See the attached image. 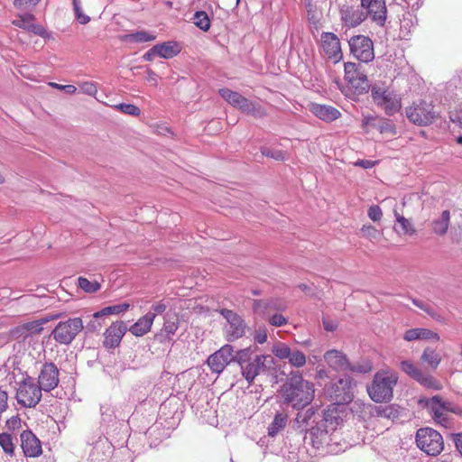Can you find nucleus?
Segmentation results:
<instances>
[{
    "label": "nucleus",
    "instance_id": "nucleus-1",
    "mask_svg": "<svg viewBox=\"0 0 462 462\" xmlns=\"http://www.w3.org/2000/svg\"><path fill=\"white\" fill-rule=\"evenodd\" d=\"M314 384L303 379L300 374H291L281 390L283 403L295 410L309 405L314 398Z\"/></svg>",
    "mask_w": 462,
    "mask_h": 462
},
{
    "label": "nucleus",
    "instance_id": "nucleus-2",
    "mask_svg": "<svg viewBox=\"0 0 462 462\" xmlns=\"http://www.w3.org/2000/svg\"><path fill=\"white\" fill-rule=\"evenodd\" d=\"M235 358L249 385L257 375L267 372L274 365V359L271 355H254L252 347L237 351Z\"/></svg>",
    "mask_w": 462,
    "mask_h": 462
},
{
    "label": "nucleus",
    "instance_id": "nucleus-3",
    "mask_svg": "<svg viewBox=\"0 0 462 462\" xmlns=\"http://www.w3.org/2000/svg\"><path fill=\"white\" fill-rule=\"evenodd\" d=\"M397 381L398 376L394 373L384 370L377 372L372 383L367 386L370 398L375 402L391 401Z\"/></svg>",
    "mask_w": 462,
    "mask_h": 462
},
{
    "label": "nucleus",
    "instance_id": "nucleus-4",
    "mask_svg": "<svg viewBox=\"0 0 462 462\" xmlns=\"http://www.w3.org/2000/svg\"><path fill=\"white\" fill-rule=\"evenodd\" d=\"M374 103L386 115L393 116L401 109V98L383 84L374 83L369 88Z\"/></svg>",
    "mask_w": 462,
    "mask_h": 462
},
{
    "label": "nucleus",
    "instance_id": "nucleus-5",
    "mask_svg": "<svg viewBox=\"0 0 462 462\" xmlns=\"http://www.w3.org/2000/svg\"><path fill=\"white\" fill-rule=\"evenodd\" d=\"M218 92L226 102L245 114L251 115L255 118H263L267 115L263 106L254 103L238 92L232 91L229 88H220Z\"/></svg>",
    "mask_w": 462,
    "mask_h": 462
},
{
    "label": "nucleus",
    "instance_id": "nucleus-6",
    "mask_svg": "<svg viewBox=\"0 0 462 462\" xmlns=\"http://www.w3.org/2000/svg\"><path fill=\"white\" fill-rule=\"evenodd\" d=\"M406 116L411 123L416 125L427 126L439 117V112L435 110V106L431 103L420 100L406 108Z\"/></svg>",
    "mask_w": 462,
    "mask_h": 462
},
{
    "label": "nucleus",
    "instance_id": "nucleus-7",
    "mask_svg": "<svg viewBox=\"0 0 462 462\" xmlns=\"http://www.w3.org/2000/svg\"><path fill=\"white\" fill-rule=\"evenodd\" d=\"M418 448L429 456H437L444 448L443 438L431 428H421L416 432Z\"/></svg>",
    "mask_w": 462,
    "mask_h": 462
},
{
    "label": "nucleus",
    "instance_id": "nucleus-8",
    "mask_svg": "<svg viewBox=\"0 0 462 462\" xmlns=\"http://www.w3.org/2000/svg\"><path fill=\"white\" fill-rule=\"evenodd\" d=\"M84 329V324L80 318H69L67 320L60 321L51 336L61 345H69L76 337Z\"/></svg>",
    "mask_w": 462,
    "mask_h": 462
},
{
    "label": "nucleus",
    "instance_id": "nucleus-9",
    "mask_svg": "<svg viewBox=\"0 0 462 462\" xmlns=\"http://www.w3.org/2000/svg\"><path fill=\"white\" fill-rule=\"evenodd\" d=\"M218 312L226 320L224 331L227 341H235L245 335L247 325L238 313L228 309H220Z\"/></svg>",
    "mask_w": 462,
    "mask_h": 462
},
{
    "label": "nucleus",
    "instance_id": "nucleus-10",
    "mask_svg": "<svg viewBox=\"0 0 462 462\" xmlns=\"http://www.w3.org/2000/svg\"><path fill=\"white\" fill-rule=\"evenodd\" d=\"M42 391L32 377L27 376L19 385L16 393L18 403L24 407H35L42 399Z\"/></svg>",
    "mask_w": 462,
    "mask_h": 462
},
{
    "label": "nucleus",
    "instance_id": "nucleus-11",
    "mask_svg": "<svg viewBox=\"0 0 462 462\" xmlns=\"http://www.w3.org/2000/svg\"><path fill=\"white\" fill-rule=\"evenodd\" d=\"M400 368L408 376L427 389L440 391L443 388L442 383L438 379H436L433 375L423 372L409 360L402 361L400 363Z\"/></svg>",
    "mask_w": 462,
    "mask_h": 462
},
{
    "label": "nucleus",
    "instance_id": "nucleus-12",
    "mask_svg": "<svg viewBox=\"0 0 462 462\" xmlns=\"http://www.w3.org/2000/svg\"><path fill=\"white\" fill-rule=\"evenodd\" d=\"M351 54L359 61L368 63L374 59L373 41L365 35H355L348 41Z\"/></svg>",
    "mask_w": 462,
    "mask_h": 462
},
{
    "label": "nucleus",
    "instance_id": "nucleus-13",
    "mask_svg": "<svg viewBox=\"0 0 462 462\" xmlns=\"http://www.w3.org/2000/svg\"><path fill=\"white\" fill-rule=\"evenodd\" d=\"M327 393L336 403H348L353 399V381L350 377H344L332 383L327 388Z\"/></svg>",
    "mask_w": 462,
    "mask_h": 462
},
{
    "label": "nucleus",
    "instance_id": "nucleus-14",
    "mask_svg": "<svg viewBox=\"0 0 462 462\" xmlns=\"http://www.w3.org/2000/svg\"><path fill=\"white\" fill-rule=\"evenodd\" d=\"M365 18H370L379 27H383L387 20L385 0H360Z\"/></svg>",
    "mask_w": 462,
    "mask_h": 462
},
{
    "label": "nucleus",
    "instance_id": "nucleus-15",
    "mask_svg": "<svg viewBox=\"0 0 462 462\" xmlns=\"http://www.w3.org/2000/svg\"><path fill=\"white\" fill-rule=\"evenodd\" d=\"M273 355L281 360H288L289 364L296 368L306 365V356L299 349H292L283 342H277L272 347Z\"/></svg>",
    "mask_w": 462,
    "mask_h": 462
},
{
    "label": "nucleus",
    "instance_id": "nucleus-16",
    "mask_svg": "<svg viewBox=\"0 0 462 462\" xmlns=\"http://www.w3.org/2000/svg\"><path fill=\"white\" fill-rule=\"evenodd\" d=\"M345 79L358 94L371 88L366 75L360 70V65L354 62L345 63Z\"/></svg>",
    "mask_w": 462,
    "mask_h": 462
},
{
    "label": "nucleus",
    "instance_id": "nucleus-17",
    "mask_svg": "<svg viewBox=\"0 0 462 462\" xmlns=\"http://www.w3.org/2000/svg\"><path fill=\"white\" fill-rule=\"evenodd\" d=\"M234 347L231 345H225L220 349L210 355L208 358V365L213 373L220 374L232 361H236Z\"/></svg>",
    "mask_w": 462,
    "mask_h": 462
},
{
    "label": "nucleus",
    "instance_id": "nucleus-18",
    "mask_svg": "<svg viewBox=\"0 0 462 462\" xmlns=\"http://www.w3.org/2000/svg\"><path fill=\"white\" fill-rule=\"evenodd\" d=\"M439 402L440 395H434L431 398H421L418 403L428 409L430 415L437 424L448 428L450 423L449 418L445 413V410L439 407Z\"/></svg>",
    "mask_w": 462,
    "mask_h": 462
},
{
    "label": "nucleus",
    "instance_id": "nucleus-19",
    "mask_svg": "<svg viewBox=\"0 0 462 462\" xmlns=\"http://www.w3.org/2000/svg\"><path fill=\"white\" fill-rule=\"evenodd\" d=\"M59 369L52 362L45 363L41 368L38 383L45 392L55 389L59 384Z\"/></svg>",
    "mask_w": 462,
    "mask_h": 462
},
{
    "label": "nucleus",
    "instance_id": "nucleus-20",
    "mask_svg": "<svg viewBox=\"0 0 462 462\" xmlns=\"http://www.w3.org/2000/svg\"><path fill=\"white\" fill-rule=\"evenodd\" d=\"M163 326L160 332L154 335V339L161 344L170 343L180 327V319L176 313L165 314Z\"/></svg>",
    "mask_w": 462,
    "mask_h": 462
},
{
    "label": "nucleus",
    "instance_id": "nucleus-21",
    "mask_svg": "<svg viewBox=\"0 0 462 462\" xmlns=\"http://www.w3.org/2000/svg\"><path fill=\"white\" fill-rule=\"evenodd\" d=\"M127 331L125 323L122 320L112 323L104 333L103 346L106 348H116Z\"/></svg>",
    "mask_w": 462,
    "mask_h": 462
},
{
    "label": "nucleus",
    "instance_id": "nucleus-22",
    "mask_svg": "<svg viewBox=\"0 0 462 462\" xmlns=\"http://www.w3.org/2000/svg\"><path fill=\"white\" fill-rule=\"evenodd\" d=\"M339 14L341 22L348 28L357 27L366 19L362 7L359 8L354 5H342Z\"/></svg>",
    "mask_w": 462,
    "mask_h": 462
},
{
    "label": "nucleus",
    "instance_id": "nucleus-23",
    "mask_svg": "<svg viewBox=\"0 0 462 462\" xmlns=\"http://www.w3.org/2000/svg\"><path fill=\"white\" fill-rule=\"evenodd\" d=\"M321 45L324 53L329 59L338 61L342 58L341 46L338 37L333 32H322Z\"/></svg>",
    "mask_w": 462,
    "mask_h": 462
},
{
    "label": "nucleus",
    "instance_id": "nucleus-24",
    "mask_svg": "<svg viewBox=\"0 0 462 462\" xmlns=\"http://www.w3.org/2000/svg\"><path fill=\"white\" fill-rule=\"evenodd\" d=\"M115 448L107 439H99L94 445L90 455V462H109Z\"/></svg>",
    "mask_w": 462,
    "mask_h": 462
},
{
    "label": "nucleus",
    "instance_id": "nucleus-25",
    "mask_svg": "<svg viewBox=\"0 0 462 462\" xmlns=\"http://www.w3.org/2000/svg\"><path fill=\"white\" fill-rule=\"evenodd\" d=\"M21 447L25 457H39L42 450L38 438L31 430H23L20 436Z\"/></svg>",
    "mask_w": 462,
    "mask_h": 462
},
{
    "label": "nucleus",
    "instance_id": "nucleus-26",
    "mask_svg": "<svg viewBox=\"0 0 462 462\" xmlns=\"http://www.w3.org/2000/svg\"><path fill=\"white\" fill-rule=\"evenodd\" d=\"M324 359L328 365L335 371L345 372L349 367L346 356L337 349H331L324 354Z\"/></svg>",
    "mask_w": 462,
    "mask_h": 462
},
{
    "label": "nucleus",
    "instance_id": "nucleus-27",
    "mask_svg": "<svg viewBox=\"0 0 462 462\" xmlns=\"http://www.w3.org/2000/svg\"><path fill=\"white\" fill-rule=\"evenodd\" d=\"M319 413L313 407L304 411H299L295 419L297 428L301 431L307 432L309 429L314 425L317 419H319Z\"/></svg>",
    "mask_w": 462,
    "mask_h": 462
},
{
    "label": "nucleus",
    "instance_id": "nucleus-28",
    "mask_svg": "<svg viewBox=\"0 0 462 462\" xmlns=\"http://www.w3.org/2000/svg\"><path fill=\"white\" fill-rule=\"evenodd\" d=\"M310 110L317 117L326 122H332L341 116L339 110L328 105L312 104Z\"/></svg>",
    "mask_w": 462,
    "mask_h": 462
},
{
    "label": "nucleus",
    "instance_id": "nucleus-29",
    "mask_svg": "<svg viewBox=\"0 0 462 462\" xmlns=\"http://www.w3.org/2000/svg\"><path fill=\"white\" fill-rule=\"evenodd\" d=\"M33 20V14H24L20 15L19 19L13 21V24L30 32H33L34 34L42 36L45 33V29L40 24L32 23V22Z\"/></svg>",
    "mask_w": 462,
    "mask_h": 462
},
{
    "label": "nucleus",
    "instance_id": "nucleus-30",
    "mask_svg": "<svg viewBox=\"0 0 462 462\" xmlns=\"http://www.w3.org/2000/svg\"><path fill=\"white\" fill-rule=\"evenodd\" d=\"M154 315H152V312L149 311L133 324L129 328V331L135 337H143L151 330Z\"/></svg>",
    "mask_w": 462,
    "mask_h": 462
},
{
    "label": "nucleus",
    "instance_id": "nucleus-31",
    "mask_svg": "<svg viewBox=\"0 0 462 462\" xmlns=\"http://www.w3.org/2000/svg\"><path fill=\"white\" fill-rule=\"evenodd\" d=\"M403 339L406 341L420 340V339H432L435 341L439 340V336L430 329L423 328H416L408 329L404 335Z\"/></svg>",
    "mask_w": 462,
    "mask_h": 462
},
{
    "label": "nucleus",
    "instance_id": "nucleus-32",
    "mask_svg": "<svg viewBox=\"0 0 462 462\" xmlns=\"http://www.w3.org/2000/svg\"><path fill=\"white\" fill-rule=\"evenodd\" d=\"M61 317V313H58L55 315L47 316L45 318H42L33 321L23 323L24 329L26 330V334L28 337L39 335L43 330V325L48 323L51 320H54L60 319Z\"/></svg>",
    "mask_w": 462,
    "mask_h": 462
},
{
    "label": "nucleus",
    "instance_id": "nucleus-33",
    "mask_svg": "<svg viewBox=\"0 0 462 462\" xmlns=\"http://www.w3.org/2000/svg\"><path fill=\"white\" fill-rule=\"evenodd\" d=\"M450 223V211L444 210L441 215L431 222V227L434 234L444 236L447 234Z\"/></svg>",
    "mask_w": 462,
    "mask_h": 462
},
{
    "label": "nucleus",
    "instance_id": "nucleus-34",
    "mask_svg": "<svg viewBox=\"0 0 462 462\" xmlns=\"http://www.w3.org/2000/svg\"><path fill=\"white\" fill-rule=\"evenodd\" d=\"M154 51L163 59H171L180 53V48L175 42H166L154 45Z\"/></svg>",
    "mask_w": 462,
    "mask_h": 462
},
{
    "label": "nucleus",
    "instance_id": "nucleus-35",
    "mask_svg": "<svg viewBox=\"0 0 462 462\" xmlns=\"http://www.w3.org/2000/svg\"><path fill=\"white\" fill-rule=\"evenodd\" d=\"M288 422V414L284 411H278L272 423L268 427V435L274 437L285 428Z\"/></svg>",
    "mask_w": 462,
    "mask_h": 462
},
{
    "label": "nucleus",
    "instance_id": "nucleus-36",
    "mask_svg": "<svg viewBox=\"0 0 462 462\" xmlns=\"http://www.w3.org/2000/svg\"><path fill=\"white\" fill-rule=\"evenodd\" d=\"M420 360L435 371L441 362V356L437 351L431 347H426L422 352Z\"/></svg>",
    "mask_w": 462,
    "mask_h": 462
},
{
    "label": "nucleus",
    "instance_id": "nucleus-37",
    "mask_svg": "<svg viewBox=\"0 0 462 462\" xmlns=\"http://www.w3.org/2000/svg\"><path fill=\"white\" fill-rule=\"evenodd\" d=\"M402 410L395 405L377 406L374 409V415L381 418H386L395 420L400 418Z\"/></svg>",
    "mask_w": 462,
    "mask_h": 462
},
{
    "label": "nucleus",
    "instance_id": "nucleus-38",
    "mask_svg": "<svg viewBox=\"0 0 462 462\" xmlns=\"http://www.w3.org/2000/svg\"><path fill=\"white\" fill-rule=\"evenodd\" d=\"M156 36L146 31H138L136 32L128 33L122 37V40L125 42H147L154 41Z\"/></svg>",
    "mask_w": 462,
    "mask_h": 462
},
{
    "label": "nucleus",
    "instance_id": "nucleus-39",
    "mask_svg": "<svg viewBox=\"0 0 462 462\" xmlns=\"http://www.w3.org/2000/svg\"><path fill=\"white\" fill-rule=\"evenodd\" d=\"M309 434L313 448H319L328 439L326 430H319V428L310 427L306 432Z\"/></svg>",
    "mask_w": 462,
    "mask_h": 462
},
{
    "label": "nucleus",
    "instance_id": "nucleus-40",
    "mask_svg": "<svg viewBox=\"0 0 462 462\" xmlns=\"http://www.w3.org/2000/svg\"><path fill=\"white\" fill-rule=\"evenodd\" d=\"M319 417L324 421L323 423L329 425L332 430H335L337 426L339 424L341 418L338 415L337 408H328L324 410L322 413H319Z\"/></svg>",
    "mask_w": 462,
    "mask_h": 462
},
{
    "label": "nucleus",
    "instance_id": "nucleus-41",
    "mask_svg": "<svg viewBox=\"0 0 462 462\" xmlns=\"http://www.w3.org/2000/svg\"><path fill=\"white\" fill-rule=\"evenodd\" d=\"M394 216L398 223V226L394 227L397 233L402 235H413L415 233V229L409 219L400 215L396 210H394Z\"/></svg>",
    "mask_w": 462,
    "mask_h": 462
},
{
    "label": "nucleus",
    "instance_id": "nucleus-42",
    "mask_svg": "<svg viewBox=\"0 0 462 462\" xmlns=\"http://www.w3.org/2000/svg\"><path fill=\"white\" fill-rule=\"evenodd\" d=\"M129 309L128 303H122L103 308L101 310L94 313V318H103L108 315H117L126 311Z\"/></svg>",
    "mask_w": 462,
    "mask_h": 462
},
{
    "label": "nucleus",
    "instance_id": "nucleus-43",
    "mask_svg": "<svg viewBox=\"0 0 462 462\" xmlns=\"http://www.w3.org/2000/svg\"><path fill=\"white\" fill-rule=\"evenodd\" d=\"M16 439L11 434L1 433L0 434V446L5 454L13 457L14 455L15 445L14 440Z\"/></svg>",
    "mask_w": 462,
    "mask_h": 462
},
{
    "label": "nucleus",
    "instance_id": "nucleus-44",
    "mask_svg": "<svg viewBox=\"0 0 462 462\" xmlns=\"http://www.w3.org/2000/svg\"><path fill=\"white\" fill-rule=\"evenodd\" d=\"M412 303L419 309L425 311L429 316L437 321H443V318L439 314L429 303L420 300L418 299H411Z\"/></svg>",
    "mask_w": 462,
    "mask_h": 462
},
{
    "label": "nucleus",
    "instance_id": "nucleus-45",
    "mask_svg": "<svg viewBox=\"0 0 462 462\" xmlns=\"http://www.w3.org/2000/svg\"><path fill=\"white\" fill-rule=\"evenodd\" d=\"M192 20L194 24L204 32H207L210 28V20L206 12H196Z\"/></svg>",
    "mask_w": 462,
    "mask_h": 462
},
{
    "label": "nucleus",
    "instance_id": "nucleus-46",
    "mask_svg": "<svg viewBox=\"0 0 462 462\" xmlns=\"http://www.w3.org/2000/svg\"><path fill=\"white\" fill-rule=\"evenodd\" d=\"M78 286L87 293H94L101 288V284L97 281H89L85 277L78 279Z\"/></svg>",
    "mask_w": 462,
    "mask_h": 462
},
{
    "label": "nucleus",
    "instance_id": "nucleus-47",
    "mask_svg": "<svg viewBox=\"0 0 462 462\" xmlns=\"http://www.w3.org/2000/svg\"><path fill=\"white\" fill-rule=\"evenodd\" d=\"M115 109L120 111L123 114L138 116L141 114V110L138 106L132 104L121 103L116 105Z\"/></svg>",
    "mask_w": 462,
    "mask_h": 462
},
{
    "label": "nucleus",
    "instance_id": "nucleus-48",
    "mask_svg": "<svg viewBox=\"0 0 462 462\" xmlns=\"http://www.w3.org/2000/svg\"><path fill=\"white\" fill-rule=\"evenodd\" d=\"M362 236L369 239L370 241L377 240L381 233L372 225H364L360 230Z\"/></svg>",
    "mask_w": 462,
    "mask_h": 462
},
{
    "label": "nucleus",
    "instance_id": "nucleus-49",
    "mask_svg": "<svg viewBox=\"0 0 462 462\" xmlns=\"http://www.w3.org/2000/svg\"><path fill=\"white\" fill-rule=\"evenodd\" d=\"M347 370L353 373L366 374L372 370V365L369 361L357 362L354 365L349 363V367H347Z\"/></svg>",
    "mask_w": 462,
    "mask_h": 462
},
{
    "label": "nucleus",
    "instance_id": "nucleus-50",
    "mask_svg": "<svg viewBox=\"0 0 462 462\" xmlns=\"http://www.w3.org/2000/svg\"><path fill=\"white\" fill-rule=\"evenodd\" d=\"M261 152L263 156L273 158L276 161L283 162L286 160V154L282 150H272L268 147H262Z\"/></svg>",
    "mask_w": 462,
    "mask_h": 462
},
{
    "label": "nucleus",
    "instance_id": "nucleus-51",
    "mask_svg": "<svg viewBox=\"0 0 462 462\" xmlns=\"http://www.w3.org/2000/svg\"><path fill=\"white\" fill-rule=\"evenodd\" d=\"M73 10L75 17L79 23L87 24L90 21V17L83 13L79 1L73 3Z\"/></svg>",
    "mask_w": 462,
    "mask_h": 462
},
{
    "label": "nucleus",
    "instance_id": "nucleus-52",
    "mask_svg": "<svg viewBox=\"0 0 462 462\" xmlns=\"http://www.w3.org/2000/svg\"><path fill=\"white\" fill-rule=\"evenodd\" d=\"M286 309H287V305L279 299H272V300H267L266 303H264L265 310H273L283 311Z\"/></svg>",
    "mask_w": 462,
    "mask_h": 462
},
{
    "label": "nucleus",
    "instance_id": "nucleus-53",
    "mask_svg": "<svg viewBox=\"0 0 462 462\" xmlns=\"http://www.w3.org/2000/svg\"><path fill=\"white\" fill-rule=\"evenodd\" d=\"M439 403H440L439 407L444 409L446 412H452L454 414H461V412H462V410L460 407H458L457 405L454 404L453 402H451L449 401L444 400L441 396H440Z\"/></svg>",
    "mask_w": 462,
    "mask_h": 462
},
{
    "label": "nucleus",
    "instance_id": "nucleus-54",
    "mask_svg": "<svg viewBox=\"0 0 462 462\" xmlns=\"http://www.w3.org/2000/svg\"><path fill=\"white\" fill-rule=\"evenodd\" d=\"M10 337L14 340H25L28 338L23 325H19L10 330Z\"/></svg>",
    "mask_w": 462,
    "mask_h": 462
},
{
    "label": "nucleus",
    "instance_id": "nucleus-55",
    "mask_svg": "<svg viewBox=\"0 0 462 462\" xmlns=\"http://www.w3.org/2000/svg\"><path fill=\"white\" fill-rule=\"evenodd\" d=\"M102 318H92V319L84 327V329L86 333H93L96 331H98L102 326L103 321L101 320Z\"/></svg>",
    "mask_w": 462,
    "mask_h": 462
},
{
    "label": "nucleus",
    "instance_id": "nucleus-56",
    "mask_svg": "<svg viewBox=\"0 0 462 462\" xmlns=\"http://www.w3.org/2000/svg\"><path fill=\"white\" fill-rule=\"evenodd\" d=\"M79 88L82 93L88 96H95L97 93V88L96 83L91 81H86L79 85Z\"/></svg>",
    "mask_w": 462,
    "mask_h": 462
},
{
    "label": "nucleus",
    "instance_id": "nucleus-57",
    "mask_svg": "<svg viewBox=\"0 0 462 462\" xmlns=\"http://www.w3.org/2000/svg\"><path fill=\"white\" fill-rule=\"evenodd\" d=\"M367 215L374 222L381 220L383 212L378 205H373L368 208Z\"/></svg>",
    "mask_w": 462,
    "mask_h": 462
},
{
    "label": "nucleus",
    "instance_id": "nucleus-58",
    "mask_svg": "<svg viewBox=\"0 0 462 462\" xmlns=\"http://www.w3.org/2000/svg\"><path fill=\"white\" fill-rule=\"evenodd\" d=\"M269 323L273 327H282L288 323V319L282 314H273L269 318Z\"/></svg>",
    "mask_w": 462,
    "mask_h": 462
},
{
    "label": "nucleus",
    "instance_id": "nucleus-59",
    "mask_svg": "<svg viewBox=\"0 0 462 462\" xmlns=\"http://www.w3.org/2000/svg\"><path fill=\"white\" fill-rule=\"evenodd\" d=\"M167 308L168 304L165 303L163 300L157 301L153 303L151 307V310H152L151 311L152 315H154L155 318L156 315L164 313Z\"/></svg>",
    "mask_w": 462,
    "mask_h": 462
},
{
    "label": "nucleus",
    "instance_id": "nucleus-60",
    "mask_svg": "<svg viewBox=\"0 0 462 462\" xmlns=\"http://www.w3.org/2000/svg\"><path fill=\"white\" fill-rule=\"evenodd\" d=\"M49 85L56 89L62 90L67 94H74L77 91V88L73 85H60L55 82H50Z\"/></svg>",
    "mask_w": 462,
    "mask_h": 462
},
{
    "label": "nucleus",
    "instance_id": "nucleus-61",
    "mask_svg": "<svg viewBox=\"0 0 462 462\" xmlns=\"http://www.w3.org/2000/svg\"><path fill=\"white\" fill-rule=\"evenodd\" d=\"M267 340V332H266V329L263 328V329H258L257 331H255V334H254V341L257 342L258 344H263L264 342H266Z\"/></svg>",
    "mask_w": 462,
    "mask_h": 462
},
{
    "label": "nucleus",
    "instance_id": "nucleus-62",
    "mask_svg": "<svg viewBox=\"0 0 462 462\" xmlns=\"http://www.w3.org/2000/svg\"><path fill=\"white\" fill-rule=\"evenodd\" d=\"M8 395L5 391L0 389V414L3 413L8 407L7 404Z\"/></svg>",
    "mask_w": 462,
    "mask_h": 462
},
{
    "label": "nucleus",
    "instance_id": "nucleus-63",
    "mask_svg": "<svg viewBox=\"0 0 462 462\" xmlns=\"http://www.w3.org/2000/svg\"><path fill=\"white\" fill-rule=\"evenodd\" d=\"M40 0H15L14 5L17 7H30V6H35Z\"/></svg>",
    "mask_w": 462,
    "mask_h": 462
},
{
    "label": "nucleus",
    "instance_id": "nucleus-64",
    "mask_svg": "<svg viewBox=\"0 0 462 462\" xmlns=\"http://www.w3.org/2000/svg\"><path fill=\"white\" fill-rule=\"evenodd\" d=\"M452 437L456 448L462 455V433L453 434Z\"/></svg>",
    "mask_w": 462,
    "mask_h": 462
}]
</instances>
